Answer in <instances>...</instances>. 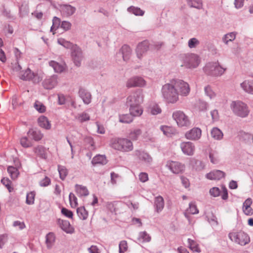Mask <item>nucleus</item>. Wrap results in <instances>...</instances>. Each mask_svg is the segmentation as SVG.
<instances>
[{
  "label": "nucleus",
  "mask_w": 253,
  "mask_h": 253,
  "mask_svg": "<svg viewBox=\"0 0 253 253\" xmlns=\"http://www.w3.org/2000/svg\"><path fill=\"white\" fill-rule=\"evenodd\" d=\"M161 91L163 98L168 103L174 104L179 100L178 91L175 88L171 81L162 86Z\"/></svg>",
  "instance_id": "f257e3e1"
},
{
  "label": "nucleus",
  "mask_w": 253,
  "mask_h": 253,
  "mask_svg": "<svg viewBox=\"0 0 253 253\" xmlns=\"http://www.w3.org/2000/svg\"><path fill=\"white\" fill-rule=\"evenodd\" d=\"M226 69L222 67L218 62H209L203 68L205 73L212 77H219L222 75Z\"/></svg>",
  "instance_id": "f03ea898"
},
{
  "label": "nucleus",
  "mask_w": 253,
  "mask_h": 253,
  "mask_svg": "<svg viewBox=\"0 0 253 253\" xmlns=\"http://www.w3.org/2000/svg\"><path fill=\"white\" fill-rule=\"evenodd\" d=\"M112 148L123 152H129L132 150L133 146L130 140L114 138L112 139Z\"/></svg>",
  "instance_id": "7ed1b4c3"
},
{
  "label": "nucleus",
  "mask_w": 253,
  "mask_h": 253,
  "mask_svg": "<svg viewBox=\"0 0 253 253\" xmlns=\"http://www.w3.org/2000/svg\"><path fill=\"white\" fill-rule=\"evenodd\" d=\"M201 63L200 56L193 53H187L182 56V66L187 69H195L197 68Z\"/></svg>",
  "instance_id": "20e7f679"
},
{
  "label": "nucleus",
  "mask_w": 253,
  "mask_h": 253,
  "mask_svg": "<svg viewBox=\"0 0 253 253\" xmlns=\"http://www.w3.org/2000/svg\"><path fill=\"white\" fill-rule=\"evenodd\" d=\"M20 78L24 81H32L34 84H38L42 80L44 75L41 72H34L29 68L22 71L19 74Z\"/></svg>",
  "instance_id": "39448f33"
},
{
  "label": "nucleus",
  "mask_w": 253,
  "mask_h": 253,
  "mask_svg": "<svg viewBox=\"0 0 253 253\" xmlns=\"http://www.w3.org/2000/svg\"><path fill=\"white\" fill-rule=\"evenodd\" d=\"M230 108L233 113L240 117L245 118L249 115V110L247 104L241 101H232Z\"/></svg>",
  "instance_id": "423d86ee"
},
{
  "label": "nucleus",
  "mask_w": 253,
  "mask_h": 253,
  "mask_svg": "<svg viewBox=\"0 0 253 253\" xmlns=\"http://www.w3.org/2000/svg\"><path fill=\"white\" fill-rule=\"evenodd\" d=\"M144 95L141 89H137L132 92L127 98L126 104L128 106L141 105L143 102Z\"/></svg>",
  "instance_id": "0eeeda50"
},
{
  "label": "nucleus",
  "mask_w": 253,
  "mask_h": 253,
  "mask_svg": "<svg viewBox=\"0 0 253 253\" xmlns=\"http://www.w3.org/2000/svg\"><path fill=\"white\" fill-rule=\"evenodd\" d=\"M171 82L178 91V96H187L189 94L190 88L187 83L179 79H174Z\"/></svg>",
  "instance_id": "6e6552de"
},
{
  "label": "nucleus",
  "mask_w": 253,
  "mask_h": 253,
  "mask_svg": "<svg viewBox=\"0 0 253 253\" xmlns=\"http://www.w3.org/2000/svg\"><path fill=\"white\" fill-rule=\"evenodd\" d=\"M172 118L176 122L178 126L180 127L187 126L190 125L188 117L181 111L177 110L173 112Z\"/></svg>",
  "instance_id": "1a4fd4ad"
},
{
  "label": "nucleus",
  "mask_w": 253,
  "mask_h": 253,
  "mask_svg": "<svg viewBox=\"0 0 253 253\" xmlns=\"http://www.w3.org/2000/svg\"><path fill=\"white\" fill-rule=\"evenodd\" d=\"M229 237L232 241L242 246L247 244L250 242V238L248 235L242 231L231 233L229 234Z\"/></svg>",
  "instance_id": "9d476101"
},
{
  "label": "nucleus",
  "mask_w": 253,
  "mask_h": 253,
  "mask_svg": "<svg viewBox=\"0 0 253 253\" xmlns=\"http://www.w3.org/2000/svg\"><path fill=\"white\" fill-rule=\"evenodd\" d=\"M166 167L168 168L173 174L182 173L185 169V166L178 162L168 161L166 164Z\"/></svg>",
  "instance_id": "9b49d317"
},
{
  "label": "nucleus",
  "mask_w": 253,
  "mask_h": 253,
  "mask_svg": "<svg viewBox=\"0 0 253 253\" xmlns=\"http://www.w3.org/2000/svg\"><path fill=\"white\" fill-rule=\"evenodd\" d=\"M71 56L75 65L80 67L83 59V54L81 49L77 45H75L71 50Z\"/></svg>",
  "instance_id": "f8f14e48"
},
{
  "label": "nucleus",
  "mask_w": 253,
  "mask_h": 253,
  "mask_svg": "<svg viewBox=\"0 0 253 253\" xmlns=\"http://www.w3.org/2000/svg\"><path fill=\"white\" fill-rule=\"evenodd\" d=\"M149 48V43L148 41H144L139 42L135 49V52L137 57L141 59L143 56L146 54Z\"/></svg>",
  "instance_id": "ddd939ff"
},
{
  "label": "nucleus",
  "mask_w": 253,
  "mask_h": 253,
  "mask_svg": "<svg viewBox=\"0 0 253 253\" xmlns=\"http://www.w3.org/2000/svg\"><path fill=\"white\" fill-rule=\"evenodd\" d=\"M146 85V81L141 77L134 76L128 79L126 82L127 87H143Z\"/></svg>",
  "instance_id": "4468645a"
},
{
  "label": "nucleus",
  "mask_w": 253,
  "mask_h": 253,
  "mask_svg": "<svg viewBox=\"0 0 253 253\" xmlns=\"http://www.w3.org/2000/svg\"><path fill=\"white\" fill-rule=\"evenodd\" d=\"M58 84V76L53 75L47 77L43 82L42 85L46 89H51L55 87Z\"/></svg>",
  "instance_id": "2eb2a0df"
},
{
  "label": "nucleus",
  "mask_w": 253,
  "mask_h": 253,
  "mask_svg": "<svg viewBox=\"0 0 253 253\" xmlns=\"http://www.w3.org/2000/svg\"><path fill=\"white\" fill-rule=\"evenodd\" d=\"M201 135L202 130L200 128L193 127L190 130L186 132L185 136L187 139L191 140H198L201 138Z\"/></svg>",
  "instance_id": "dca6fc26"
},
{
  "label": "nucleus",
  "mask_w": 253,
  "mask_h": 253,
  "mask_svg": "<svg viewBox=\"0 0 253 253\" xmlns=\"http://www.w3.org/2000/svg\"><path fill=\"white\" fill-rule=\"evenodd\" d=\"M182 152L188 156H192L194 154L195 147L191 142H183L180 144Z\"/></svg>",
  "instance_id": "f3484780"
},
{
  "label": "nucleus",
  "mask_w": 253,
  "mask_h": 253,
  "mask_svg": "<svg viewBox=\"0 0 253 253\" xmlns=\"http://www.w3.org/2000/svg\"><path fill=\"white\" fill-rule=\"evenodd\" d=\"M75 7L69 4H63L60 6V11L62 15L65 17H69L72 16L76 11Z\"/></svg>",
  "instance_id": "a211bd4d"
},
{
  "label": "nucleus",
  "mask_w": 253,
  "mask_h": 253,
  "mask_svg": "<svg viewBox=\"0 0 253 253\" xmlns=\"http://www.w3.org/2000/svg\"><path fill=\"white\" fill-rule=\"evenodd\" d=\"M57 222L59 227L67 233H72L73 232L74 229L68 220L58 218L57 219Z\"/></svg>",
  "instance_id": "6ab92c4d"
},
{
  "label": "nucleus",
  "mask_w": 253,
  "mask_h": 253,
  "mask_svg": "<svg viewBox=\"0 0 253 253\" xmlns=\"http://www.w3.org/2000/svg\"><path fill=\"white\" fill-rule=\"evenodd\" d=\"M242 89L246 93L253 95V80H246L240 84Z\"/></svg>",
  "instance_id": "aec40b11"
},
{
  "label": "nucleus",
  "mask_w": 253,
  "mask_h": 253,
  "mask_svg": "<svg viewBox=\"0 0 253 253\" xmlns=\"http://www.w3.org/2000/svg\"><path fill=\"white\" fill-rule=\"evenodd\" d=\"M160 130L163 132L164 135L167 137H172L177 133L176 129L172 126H161Z\"/></svg>",
  "instance_id": "412c9836"
},
{
  "label": "nucleus",
  "mask_w": 253,
  "mask_h": 253,
  "mask_svg": "<svg viewBox=\"0 0 253 253\" xmlns=\"http://www.w3.org/2000/svg\"><path fill=\"white\" fill-rule=\"evenodd\" d=\"M132 50L130 47L127 45H124L118 54L121 55L125 61L128 60L131 56Z\"/></svg>",
  "instance_id": "4be33fe9"
},
{
  "label": "nucleus",
  "mask_w": 253,
  "mask_h": 253,
  "mask_svg": "<svg viewBox=\"0 0 253 253\" xmlns=\"http://www.w3.org/2000/svg\"><path fill=\"white\" fill-rule=\"evenodd\" d=\"M252 200L251 198L247 199L243 203V211L247 215H251L253 214V209L251 207Z\"/></svg>",
  "instance_id": "5701e85b"
},
{
  "label": "nucleus",
  "mask_w": 253,
  "mask_h": 253,
  "mask_svg": "<svg viewBox=\"0 0 253 253\" xmlns=\"http://www.w3.org/2000/svg\"><path fill=\"white\" fill-rule=\"evenodd\" d=\"M79 94L85 104H88L90 103L91 95L88 91L85 89L81 88L79 90Z\"/></svg>",
  "instance_id": "b1692460"
},
{
  "label": "nucleus",
  "mask_w": 253,
  "mask_h": 253,
  "mask_svg": "<svg viewBox=\"0 0 253 253\" xmlns=\"http://www.w3.org/2000/svg\"><path fill=\"white\" fill-rule=\"evenodd\" d=\"M49 65L52 67L54 71L57 73H62L65 69V65L64 63H59L54 61L49 62Z\"/></svg>",
  "instance_id": "393cba45"
},
{
  "label": "nucleus",
  "mask_w": 253,
  "mask_h": 253,
  "mask_svg": "<svg viewBox=\"0 0 253 253\" xmlns=\"http://www.w3.org/2000/svg\"><path fill=\"white\" fill-rule=\"evenodd\" d=\"M75 190L78 196L80 197L87 196L89 194L88 190L85 186L76 184Z\"/></svg>",
  "instance_id": "a878e982"
},
{
  "label": "nucleus",
  "mask_w": 253,
  "mask_h": 253,
  "mask_svg": "<svg viewBox=\"0 0 253 253\" xmlns=\"http://www.w3.org/2000/svg\"><path fill=\"white\" fill-rule=\"evenodd\" d=\"M129 112L132 116L139 117L142 114L143 109L141 105H136L129 106Z\"/></svg>",
  "instance_id": "bb28decb"
},
{
  "label": "nucleus",
  "mask_w": 253,
  "mask_h": 253,
  "mask_svg": "<svg viewBox=\"0 0 253 253\" xmlns=\"http://www.w3.org/2000/svg\"><path fill=\"white\" fill-rule=\"evenodd\" d=\"M55 235L53 232H49L46 235L45 243L48 249H51L55 242Z\"/></svg>",
  "instance_id": "cd10ccee"
},
{
  "label": "nucleus",
  "mask_w": 253,
  "mask_h": 253,
  "mask_svg": "<svg viewBox=\"0 0 253 253\" xmlns=\"http://www.w3.org/2000/svg\"><path fill=\"white\" fill-rule=\"evenodd\" d=\"M211 135L213 139L216 140H221L223 136L222 131L217 127H214L211 129Z\"/></svg>",
  "instance_id": "c85d7f7f"
},
{
  "label": "nucleus",
  "mask_w": 253,
  "mask_h": 253,
  "mask_svg": "<svg viewBox=\"0 0 253 253\" xmlns=\"http://www.w3.org/2000/svg\"><path fill=\"white\" fill-rule=\"evenodd\" d=\"M35 153L41 158L45 159L47 158V154L45 148L42 146H38L34 148Z\"/></svg>",
  "instance_id": "c756f323"
},
{
  "label": "nucleus",
  "mask_w": 253,
  "mask_h": 253,
  "mask_svg": "<svg viewBox=\"0 0 253 253\" xmlns=\"http://www.w3.org/2000/svg\"><path fill=\"white\" fill-rule=\"evenodd\" d=\"M39 125L46 129H49L51 128V125L48 119L44 116H41L38 119Z\"/></svg>",
  "instance_id": "7c9ffc66"
},
{
  "label": "nucleus",
  "mask_w": 253,
  "mask_h": 253,
  "mask_svg": "<svg viewBox=\"0 0 253 253\" xmlns=\"http://www.w3.org/2000/svg\"><path fill=\"white\" fill-rule=\"evenodd\" d=\"M91 162L94 165L97 164L105 165L107 163V161L104 155H97L93 157Z\"/></svg>",
  "instance_id": "2f4dec72"
},
{
  "label": "nucleus",
  "mask_w": 253,
  "mask_h": 253,
  "mask_svg": "<svg viewBox=\"0 0 253 253\" xmlns=\"http://www.w3.org/2000/svg\"><path fill=\"white\" fill-rule=\"evenodd\" d=\"M135 154L140 160L143 161L145 163H149L152 161V159L150 156L144 152L136 151L135 152Z\"/></svg>",
  "instance_id": "473e14b6"
},
{
  "label": "nucleus",
  "mask_w": 253,
  "mask_h": 253,
  "mask_svg": "<svg viewBox=\"0 0 253 253\" xmlns=\"http://www.w3.org/2000/svg\"><path fill=\"white\" fill-rule=\"evenodd\" d=\"M141 133L142 131L139 128L131 129L128 133V137L133 141L137 140Z\"/></svg>",
  "instance_id": "72a5a7b5"
},
{
  "label": "nucleus",
  "mask_w": 253,
  "mask_h": 253,
  "mask_svg": "<svg viewBox=\"0 0 253 253\" xmlns=\"http://www.w3.org/2000/svg\"><path fill=\"white\" fill-rule=\"evenodd\" d=\"M28 134L29 136H31L36 141L41 140L43 137L42 134L38 129H30L29 131Z\"/></svg>",
  "instance_id": "f704fd0d"
},
{
  "label": "nucleus",
  "mask_w": 253,
  "mask_h": 253,
  "mask_svg": "<svg viewBox=\"0 0 253 253\" xmlns=\"http://www.w3.org/2000/svg\"><path fill=\"white\" fill-rule=\"evenodd\" d=\"M77 213L79 217L82 220H85L88 217V211L84 207L78 208Z\"/></svg>",
  "instance_id": "c9c22d12"
},
{
  "label": "nucleus",
  "mask_w": 253,
  "mask_h": 253,
  "mask_svg": "<svg viewBox=\"0 0 253 253\" xmlns=\"http://www.w3.org/2000/svg\"><path fill=\"white\" fill-rule=\"evenodd\" d=\"M155 205L157 212L161 211L164 207V201L162 197L158 196L156 198Z\"/></svg>",
  "instance_id": "e433bc0d"
},
{
  "label": "nucleus",
  "mask_w": 253,
  "mask_h": 253,
  "mask_svg": "<svg viewBox=\"0 0 253 253\" xmlns=\"http://www.w3.org/2000/svg\"><path fill=\"white\" fill-rule=\"evenodd\" d=\"M236 35L235 32L227 33L223 36L222 41L225 44H228L229 42H232L235 39Z\"/></svg>",
  "instance_id": "4c0bfd02"
},
{
  "label": "nucleus",
  "mask_w": 253,
  "mask_h": 253,
  "mask_svg": "<svg viewBox=\"0 0 253 253\" xmlns=\"http://www.w3.org/2000/svg\"><path fill=\"white\" fill-rule=\"evenodd\" d=\"M133 121L132 116L129 114H125L119 116V121L122 123L129 124Z\"/></svg>",
  "instance_id": "58836bf2"
},
{
  "label": "nucleus",
  "mask_w": 253,
  "mask_h": 253,
  "mask_svg": "<svg viewBox=\"0 0 253 253\" xmlns=\"http://www.w3.org/2000/svg\"><path fill=\"white\" fill-rule=\"evenodd\" d=\"M138 239L142 242H149L151 238L146 231H143L139 233Z\"/></svg>",
  "instance_id": "ea45409f"
},
{
  "label": "nucleus",
  "mask_w": 253,
  "mask_h": 253,
  "mask_svg": "<svg viewBox=\"0 0 253 253\" xmlns=\"http://www.w3.org/2000/svg\"><path fill=\"white\" fill-rule=\"evenodd\" d=\"M188 241L189 243V248L191 250L198 253L201 252L199 245L195 241L190 239H188Z\"/></svg>",
  "instance_id": "a19ab883"
},
{
  "label": "nucleus",
  "mask_w": 253,
  "mask_h": 253,
  "mask_svg": "<svg viewBox=\"0 0 253 253\" xmlns=\"http://www.w3.org/2000/svg\"><path fill=\"white\" fill-rule=\"evenodd\" d=\"M58 43L64 46L66 48H70L71 50L73 48V47L75 45H74L71 42L65 40L63 38H59L58 39Z\"/></svg>",
  "instance_id": "79ce46f5"
},
{
  "label": "nucleus",
  "mask_w": 253,
  "mask_h": 253,
  "mask_svg": "<svg viewBox=\"0 0 253 253\" xmlns=\"http://www.w3.org/2000/svg\"><path fill=\"white\" fill-rule=\"evenodd\" d=\"M35 192L34 191H31L28 193L26 195V203L28 205H33L35 201Z\"/></svg>",
  "instance_id": "37998d69"
},
{
  "label": "nucleus",
  "mask_w": 253,
  "mask_h": 253,
  "mask_svg": "<svg viewBox=\"0 0 253 253\" xmlns=\"http://www.w3.org/2000/svg\"><path fill=\"white\" fill-rule=\"evenodd\" d=\"M204 91L205 94L208 96L211 99H213L216 96V94L212 90L211 87L209 85H207L205 87Z\"/></svg>",
  "instance_id": "c03bdc74"
},
{
  "label": "nucleus",
  "mask_w": 253,
  "mask_h": 253,
  "mask_svg": "<svg viewBox=\"0 0 253 253\" xmlns=\"http://www.w3.org/2000/svg\"><path fill=\"white\" fill-rule=\"evenodd\" d=\"M188 4L193 7L200 9L202 6L201 0H187Z\"/></svg>",
  "instance_id": "a18cd8bd"
},
{
  "label": "nucleus",
  "mask_w": 253,
  "mask_h": 253,
  "mask_svg": "<svg viewBox=\"0 0 253 253\" xmlns=\"http://www.w3.org/2000/svg\"><path fill=\"white\" fill-rule=\"evenodd\" d=\"M127 10L128 12L132 13L134 15L138 16H142L144 13V11L139 8L134 6H130L127 8Z\"/></svg>",
  "instance_id": "49530a36"
},
{
  "label": "nucleus",
  "mask_w": 253,
  "mask_h": 253,
  "mask_svg": "<svg viewBox=\"0 0 253 253\" xmlns=\"http://www.w3.org/2000/svg\"><path fill=\"white\" fill-rule=\"evenodd\" d=\"M200 41L196 38L190 39L188 42V46L190 48H196L200 44Z\"/></svg>",
  "instance_id": "de8ad7c7"
},
{
  "label": "nucleus",
  "mask_w": 253,
  "mask_h": 253,
  "mask_svg": "<svg viewBox=\"0 0 253 253\" xmlns=\"http://www.w3.org/2000/svg\"><path fill=\"white\" fill-rule=\"evenodd\" d=\"M15 163H17L16 167L13 166H8L7 167V172L9 174H19L20 171H19V169L20 168V166H18V164H19V161H15Z\"/></svg>",
  "instance_id": "09e8293b"
},
{
  "label": "nucleus",
  "mask_w": 253,
  "mask_h": 253,
  "mask_svg": "<svg viewBox=\"0 0 253 253\" xmlns=\"http://www.w3.org/2000/svg\"><path fill=\"white\" fill-rule=\"evenodd\" d=\"M76 119L78 120L80 122L83 123L89 120L90 117L88 114L85 112L78 114L76 117Z\"/></svg>",
  "instance_id": "8fccbe9b"
},
{
  "label": "nucleus",
  "mask_w": 253,
  "mask_h": 253,
  "mask_svg": "<svg viewBox=\"0 0 253 253\" xmlns=\"http://www.w3.org/2000/svg\"><path fill=\"white\" fill-rule=\"evenodd\" d=\"M69 199L71 207L73 208H76L78 206V199L76 196L73 193H70Z\"/></svg>",
  "instance_id": "3c124183"
},
{
  "label": "nucleus",
  "mask_w": 253,
  "mask_h": 253,
  "mask_svg": "<svg viewBox=\"0 0 253 253\" xmlns=\"http://www.w3.org/2000/svg\"><path fill=\"white\" fill-rule=\"evenodd\" d=\"M1 182L7 188L9 192H11L13 190L11 186L12 182L8 178L3 177L1 179Z\"/></svg>",
  "instance_id": "603ef678"
},
{
  "label": "nucleus",
  "mask_w": 253,
  "mask_h": 253,
  "mask_svg": "<svg viewBox=\"0 0 253 253\" xmlns=\"http://www.w3.org/2000/svg\"><path fill=\"white\" fill-rule=\"evenodd\" d=\"M84 142L86 144L88 145L87 148L89 150H92L95 149L94 146V142L93 139L90 136H86L84 138Z\"/></svg>",
  "instance_id": "864d4df0"
},
{
  "label": "nucleus",
  "mask_w": 253,
  "mask_h": 253,
  "mask_svg": "<svg viewBox=\"0 0 253 253\" xmlns=\"http://www.w3.org/2000/svg\"><path fill=\"white\" fill-rule=\"evenodd\" d=\"M186 212L187 213L190 214H197L199 212V211L196 205L194 203H190L189 208L186 210Z\"/></svg>",
  "instance_id": "5fc2aeb1"
},
{
  "label": "nucleus",
  "mask_w": 253,
  "mask_h": 253,
  "mask_svg": "<svg viewBox=\"0 0 253 253\" xmlns=\"http://www.w3.org/2000/svg\"><path fill=\"white\" fill-rule=\"evenodd\" d=\"M149 111L153 115H156L161 113V109L157 104H154L149 107Z\"/></svg>",
  "instance_id": "6e6d98bb"
},
{
  "label": "nucleus",
  "mask_w": 253,
  "mask_h": 253,
  "mask_svg": "<svg viewBox=\"0 0 253 253\" xmlns=\"http://www.w3.org/2000/svg\"><path fill=\"white\" fill-rule=\"evenodd\" d=\"M61 24L60 19L55 16L52 20V25L50 28V31L53 32L54 29H57Z\"/></svg>",
  "instance_id": "4d7b16f0"
},
{
  "label": "nucleus",
  "mask_w": 253,
  "mask_h": 253,
  "mask_svg": "<svg viewBox=\"0 0 253 253\" xmlns=\"http://www.w3.org/2000/svg\"><path fill=\"white\" fill-rule=\"evenodd\" d=\"M34 107L40 113H43L45 111V106L42 103L38 101L35 102Z\"/></svg>",
  "instance_id": "13d9d810"
},
{
  "label": "nucleus",
  "mask_w": 253,
  "mask_h": 253,
  "mask_svg": "<svg viewBox=\"0 0 253 253\" xmlns=\"http://www.w3.org/2000/svg\"><path fill=\"white\" fill-rule=\"evenodd\" d=\"M128 245L126 241H122L119 244V253H125L127 251Z\"/></svg>",
  "instance_id": "bf43d9fd"
},
{
  "label": "nucleus",
  "mask_w": 253,
  "mask_h": 253,
  "mask_svg": "<svg viewBox=\"0 0 253 253\" xmlns=\"http://www.w3.org/2000/svg\"><path fill=\"white\" fill-rule=\"evenodd\" d=\"M19 12L20 16L23 17L27 15L29 12V9L27 5L22 4L19 8Z\"/></svg>",
  "instance_id": "052dcab7"
},
{
  "label": "nucleus",
  "mask_w": 253,
  "mask_h": 253,
  "mask_svg": "<svg viewBox=\"0 0 253 253\" xmlns=\"http://www.w3.org/2000/svg\"><path fill=\"white\" fill-rule=\"evenodd\" d=\"M112 206L114 207V212L115 214L119 213L121 211L122 204L119 202H114L112 204Z\"/></svg>",
  "instance_id": "680f3d73"
},
{
  "label": "nucleus",
  "mask_w": 253,
  "mask_h": 253,
  "mask_svg": "<svg viewBox=\"0 0 253 253\" xmlns=\"http://www.w3.org/2000/svg\"><path fill=\"white\" fill-rule=\"evenodd\" d=\"M20 143L23 147L25 148L29 147L31 146L30 141L26 137H22L20 139Z\"/></svg>",
  "instance_id": "e2e57ef3"
},
{
  "label": "nucleus",
  "mask_w": 253,
  "mask_h": 253,
  "mask_svg": "<svg viewBox=\"0 0 253 253\" xmlns=\"http://www.w3.org/2000/svg\"><path fill=\"white\" fill-rule=\"evenodd\" d=\"M72 27V24L68 21H63L61 23V28L65 31L69 30Z\"/></svg>",
  "instance_id": "0e129e2a"
},
{
  "label": "nucleus",
  "mask_w": 253,
  "mask_h": 253,
  "mask_svg": "<svg viewBox=\"0 0 253 253\" xmlns=\"http://www.w3.org/2000/svg\"><path fill=\"white\" fill-rule=\"evenodd\" d=\"M51 183V181L49 178L45 176L43 179L41 180L39 184L41 187H46L48 186Z\"/></svg>",
  "instance_id": "69168bd1"
},
{
  "label": "nucleus",
  "mask_w": 253,
  "mask_h": 253,
  "mask_svg": "<svg viewBox=\"0 0 253 253\" xmlns=\"http://www.w3.org/2000/svg\"><path fill=\"white\" fill-rule=\"evenodd\" d=\"M61 213L68 218H72L73 215V212L65 208H62L61 209Z\"/></svg>",
  "instance_id": "338daca9"
},
{
  "label": "nucleus",
  "mask_w": 253,
  "mask_h": 253,
  "mask_svg": "<svg viewBox=\"0 0 253 253\" xmlns=\"http://www.w3.org/2000/svg\"><path fill=\"white\" fill-rule=\"evenodd\" d=\"M13 226L15 227H17L20 230H22L26 227V225L24 222H21L18 220L14 221L13 223Z\"/></svg>",
  "instance_id": "774afa93"
}]
</instances>
